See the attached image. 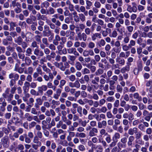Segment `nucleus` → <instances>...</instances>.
Instances as JSON below:
<instances>
[{
	"mask_svg": "<svg viewBox=\"0 0 152 152\" xmlns=\"http://www.w3.org/2000/svg\"><path fill=\"white\" fill-rule=\"evenodd\" d=\"M23 40L22 38L20 36L18 37L17 38H14V42L19 45H21Z\"/></svg>",
	"mask_w": 152,
	"mask_h": 152,
	"instance_id": "nucleus-25",
	"label": "nucleus"
},
{
	"mask_svg": "<svg viewBox=\"0 0 152 152\" xmlns=\"http://www.w3.org/2000/svg\"><path fill=\"white\" fill-rule=\"evenodd\" d=\"M25 118H26L27 120L30 121L33 120V118L30 115V114L28 113H26L25 115Z\"/></svg>",
	"mask_w": 152,
	"mask_h": 152,
	"instance_id": "nucleus-34",
	"label": "nucleus"
},
{
	"mask_svg": "<svg viewBox=\"0 0 152 152\" xmlns=\"http://www.w3.org/2000/svg\"><path fill=\"white\" fill-rule=\"evenodd\" d=\"M87 46L88 48L92 49L95 47V44L92 42H90L88 43Z\"/></svg>",
	"mask_w": 152,
	"mask_h": 152,
	"instance_id": "nucleus-48",
	"label": "nucleus"
},
{
	"mask_svg": "<svg viewBox=\"0 0 152 152\" xmlns=\"http://www.w3.org/2000/svg\"><path fill=\"white\" fill-rule=\"evenodd\" d=\"M75 66L76 69L78 71L80 70L82 68V66L81 64L78 61L76 62L75 64Z\"/></svg>",
	"mask_w": 152,
	"mask_h": 152,
	"instance_id": "nucleus-29",
	"label": "nucleus"
},
{
	"mask_svg": "<svg viewBox=\"0 0 152 152\" xmlns=\"http://www.w3.org/2000/svg\"><path fill=\"white\" fill-rule=\"evenodd\" d=\"M104 72V70L101 68H99L95 72V75L97 76H99L102 74Z\"/></svg>",
	"mask_w": 152,
	"mask_h": 152,
	"instance_id": "nucleus-41",
	"label": "nucleus"
},
{
	"mask_svg": "<svg viewBox=\"0 0 152 152\" xmlns=\"http://www.w3.org/2000/svg\"><path fill=\"white\" fill-rule=\"evenodd\" d=\"M42 144H32V147L33 149L35 150H37L38 148V147L40 146Z\"/></svg>",
	"mask_w": 152,
	"mask_h": 152,
	"instance_id": "nucleus-55",
	"label": "nucleus"
},
{
	"mask_svg": "<svg viewBox=\"0 0 152 152\" xmlns=\"http://www.w3.org/2000/svg\"><path fill=\"white\" fill-rule=\"evenodd\" d=\"M117 145L118 148L120 150L122 148H125L126 147V144H125L121 142H119L117 144Z\"/></svg>",
	"mask_w": 152,
	"mask_h": 152,
	"instance_id": "nucleus-36",
	"label": "nucleus"
},
{
	"mask_svg": "<svg viewBox=\"0 0 152 152\" xmlns=\"http://www.w3.org/2000/svg\"><path fill=\"white\" fill-rule=\"evenodd\" d=\"M77 37L80 40H83L84 41H86L87 37V35L84 33H80Z\"/></svg>",
	"mask_w": 152,
	"mask_h": 152,
	"instance_id": "nucleus-12",
	"label": "nucleus"
},
{
	"mask_svg": "<svg viewBox=\"0 0 152 152\" xmlns=\"http://www.w3.org/2000/svg\"><path fill=\"white\" fill-rule=\"evenodd\" d=\"M26 55L30 56L32 54V50L30 48H28L26 51Z\"/></svg>",
	"mask_w": 152,
	"mask_h": 152,
	"instance_id": "nucleus-63",
	"label": "nucleus"
},
{
	"mask_svg": "<svg viewBox=\"0 0 152 152\" xmlns=\"http://www.w3.org/2000/svg\"><path fill=\"white\" fill-rule=\"evenodd\" d=\"M2 143L5 148H7L9 145L10 140L8 137L5 136L1 140Z\"/></svg>",
	"mask_w": 152,
	"mask_h": 152,
	"instance_id": "nucleus-3",
	"label": "nucleus"
},
{
	"mask_svg": "<svg viewBox=\"0 0 152 152\" xmlns=\"http://www.w3.org/2000/svg\"><path fill=\"white\" fill-rule=\"evenodd\" d=\"M53 94V91L51 89H49L44 93V95H46L48 97H51V96Z\"/></svg>",
	"mask_w": 152,
	"mask_h": 152,
	"instance_id": "nucleus-37",
	"label": "nucleus"
},
{
	"mask_svg": "<svg viewBox=\"0 0 152 152\" xmlns=\"http://www.w3.org/2000/svg\"><path fill=\"white\" fill-rule=\"evenodd\" d=\"M133 142V136H131L129 138L128 141L127 142L129 148H127V150L128 151L132 150V143Z\"/></svg>",
	"mask_w": 152,
	"mask_h": 152,
	"instance_id": "nucleus-10",
	"label": "nucleus"
},
{
	"mask_svg": "<svg viewBox=\"0 0 152 152\" xmlns=\"http://www.w3.org/2000/svg\"><path fill=\"white\" fill-rule=\"evenodd\" d=\"M36 103L39 105H41L43 103V101L40 98H37L36 99Z\"/></svg>",
	"mask_w": 152,
	"mask_h": 152,
	"instance_id": "nucleus-57",
	"label": "nucleus"
},
{
	"mask_svg": "<svg viewBox=\"0 0 152 152\" xmlns=\"http://www.w3.org/2000/svg\"><path fill=\"white\" fill-rule=\"evenodd\" d=\"M130 67L129 63H128L127 66L122 68L121 70V72L122 73H124L126 72L129 71V70Z\"/></svg>",
	"mask_w": 152,
	"mask_h": 152,
	"instance_id": "nucleus-28",
	"label": "nucleus"
},
{
	"mask_svg": "<svg viewBox=\"0 0 152 152\" xmlns=\"http://www.w3.org/2000/svg\"><path fill=\"white\" fill-rule=\"evenodd\" d=\"M109 89L110 90H113L115 88V86L114 85L115 83V81L114 80H110L109 81Z\"/></svg>",
	"mask_w": 152,
	"mask_h": 152,
	"instance_id": "nucleus-18",
	"label": "nucleus"
},
{
	"mask_svg": "<svg viewBox=\"0 0 152 152\" xmlns=\"http://www.w3.org/2000/svg\"><path fill=\"white\" fill-rule=\"evenodd\" d=\"M76 56H75V55L73 56V55H68L67 56V57L69 58V59L71 61H72L74 62L76 59Z\"/></svg>",
	"mask_w": 152,
	"mask_h": 152,
	"instance_id": "nucleus-52",
	"label": "nucleus"
},
{
	"mask_svg": "<svg viewBox=\"0 0 152 152\" xmlns=\"http://www.w3.org/2000/svg\"><path fill=\"white\" fill-rule=\"evenodd\" d=\"M134 97L135 99H136L139 102L142 100V98L141 96H139V94L138 93H135L134 94Z\"/></svg>",
	"mask_w": 152,
	"mask_h": 152,
	"instance_id": "nucleus-38",
	"label": "nucleus"
},
{
	"mask_svg": "<svg viewBox=\"0 0 152 152\" xmlns=\"http://www.w3.org/2000/svg\"><path fill=\"white\" fill-rule=\"evenodd\" d=\"M97 38L101 39L102 38L101 34L100 33H96L93 34L91 36L92 39L93 41L95 40Z\"/></svg>",
	"mask_w": 152,
	"mask_h": 152,
	"instance_id": "nucleus-17",
	"label": "nucleus"
},
{
	"mask_svg": "<svg viewBox=\"0 0 152 152\" xmlns=\"http://www.w3.org/2000/svg\"><path fill=\"white\" fill-rule=\"evenodd\" d=\"M72 108L74 109H77V112L79 113V115L80 117H81L83 115L82 114V107L80 106L75 103H73L72 104Z\"/></svg>",
	"mask_w": 152,
	"mask_h": 152,
	"instance_id": "nucleus-2",
	"label": "nucleus"
},
{
	"mask_svg": "<svg viewBox=\"0 0 152 152\" xmlns=\"http://www.w3.org/2000/svg\"><path fill=\"white\" fill-rule=\"evenodd\" d=\"M68 78L72 82L74 81L76 79L75 76L73 75H71L68 76Z\"/></svg>",
	"mask_w": 152,
	"mask_h": 152,
	"instance_id": "nucleus-58",
	"label": "nucleus"
},
{
	"mask_svg": "<svg viewBox=\"0 0 152 152\" xmlns=\"http://www.w3.org/2000/svg\"><path fill=\"white\" fill-rule=\"evenodd\" d=\"M75 136L77 137L84 138L86 137V134L85 133L82 132H77Z\"/></svg>",
	"mask_w": 152,
	"mask_h": 152,
	"instance_id": "nucleus-27",
	"label": "nucleus"
},
{
	"mask_svg": "<svg viewBox=\"0 0 152 152\" xmlns=\"http://www.w3.org/2000/svg\"><path fill=\"white\" fill-rule=\"evenodd\" d=\"M86 9L87 10L90 9L92 5V2L89 0H87L86 1Z\"/></svg>",
	"mask_w": 152,
	"mask_h": 152,
	"instance_id": "nucleus-32",
	"label": "nucleus"
},
{
	"mask_svg": "<svg viewBox=\"0 0 152 152\" xmlns=\"http://www.w3.org/2000/svg\"><path fill=\"white\" fill-rule=\"evenodd\" d=\"M41 66L43 71L46 73H51V71L50 69L47 67L45 64H43Z\"/></svg>",
	"mask_w": 152,
	"mask_h": 152,
	"instance_id": "nucleus-26",
	"label": "nucleus"
},
{
	"mask_svg": "<svg viewBox=\"0 0 152 152\" xmlns=\"http://www.w3.org/2000/svg\"><path fill=\"white\" fill-rule=\"evenodd\" d=\"M106 42L104 40L101 39L98 42V44L99 47H101L102 46H104Z\"/></svg>",
	"mask_w": 152,
	"mask_h": 152,
	"instance_id": "nucleus-40",
	"label": "nucleus"
},
{
	"mask_svg": "<svg viewBox=\"0 0 152 152\" xmlns=\"http://www.w3.org/2000/svg\"><path fill=\"white\" fill-rule=\"evenodd\" d=\"M120 137V134L118 132H115L113 135L112 139L113 141L117 142L118 139H119Z\"/></svg>",
	"mask_w": 152,
	"mask_h": 152,
	"instance_id": "nucleus-20",
	"label": "nucleus"
},
{
	"mask_svg": "<svg viewBox=\"0 0 152 152\" xmlns=\"http://www.w3.org/2000/svg\"><path fill=\"white\" fill-rule=\"evenodd\" d=\"M16 83V81L13 79H12L10 80L9 82V86L10 87H13V86Z\"/></svg>",
	"mask_w": 152,
	"mask_h": 152,
	"instance_id": "nucleus-64",
	"label": "nucleus"
},
{
	"mask_svg": "<svg viewBox=\"0 0 152 152\" xmlns=\"http://www.w3.org/2000/svg\"><path fill=\"white\" fill-rule=\"evenodd\" d=\"M80 20L83 22L86 19V17L84 15L83 13H80L79 14Z\"/></svg>",
	"mask_w": 152,
	"mask_h": 152,
	"instance_id": "nucleus-54",
	"label": "nucleus"
},
{
	"mask_svg": "<svg viewBox=\"0 0 152 152\" xmlns=\"http://www.w3.org/2000/svg\"><path fill=\"white\" fill-rule=\"evenodd\" d=\"M25 63H26V64L28 65H30L31 63V61L30 58L27 57H25Z\"/></svg>",
	"mask_w": 152,
	"mask_h": 152,
	"instance_id": "nucleus-49",
	"label": "nucleus"
},
{
	"mask_svg": "<svg viewBox=\"0 0 152 152\" xmlns=\"http://www.w3.org/2000/svg\"><path fill=\"white\" fill-rule=\"evenodd\" d=\"M14 70L20 74H22L24 72V69L21 67H19V65L16 64H15Z\"/></svg>",
	"mask_w": 152,
	"mask_h": 152,
	"instance_id": "nucleus-11",
	"label": "nucleus"
},
{
	"mask_svg": "<svg viewBox=\"0 0 152 152\" xmlns=\"http://www.w3.org/2000/svg\"><path fill=\"white\" fill-rule=\"evenodd\" d=\"M54 65L56 66L62 71H64L66 69L69 67V65L67 62H64V64L62 62L59 63L55 62Z\"/></svg>",
	"mask_w": 152,
	"mask_h": 152,
	"instance_id": "nucleus-1",
	"label": "nucleus"
},
{
	"mask_svg": "<svg viewBox=\"0 0 152 152\" xmlns=\"http://www.w3.org/2000/svg\"><path fill=\"white\" fill-rule=\"evenodd\" d=\"M106 30H103L102 31V34L103 37H106L107 36L108 34V33L107 31H108L109 32H111V30L110 29L107 28H106Z\"/></svg>",
	"mask_w": 152,
	"mask_h": 152,
	"instance_id": "nucleus-33",
	"label": "nucleus"
},
{
	"mask_svg": "<svg viewBox=\"0 0 152 152\" xmlns=\"http://www.w3.org/2000/svg\"><path fill=\"white\" fill-rule=\"evenodd\" d=\"M49 3L47 1H45L41 3V8H48L49 6Z\"/></svg>",
	"mask_w": 152,
	"mask_h": 152,
	"instance_id": "nucleus-39",
	"label": "nucleus"
},
{
	"mask_svg": "<svg viewBox=\"0 0 152 152\" xmlns=\"http://www.w3.org/2000/svg\"><path fill=\"white\" fill-rule=\"evenodd\" d=\"M30 93L31 94L34 96H38L39 95L38 91L37 92L34 89H31L30 91Z\"/></svg>",
	"mask_w": 152,
	"mask_h": 152,
	"instance_id": "nucleus-42",
	"label": "nucleus"
},
{
	"mask_svg": "<svg viewBox=\"0 0 152 152\" xmlns=\"http://www.w3.org/2000/svg\"><path fill=\"white\" fill-rule=\"evenodd\" d=\"M16 7L14 9V11L17 14L19 13L22 11V9L21 8V5L20 4H18Z\"/></svg>",
	"mask_w": 152,
	"mask_h": 152,
	"instance_id": "nucleus-22",
	"label": "nucleus"
},
{
	"mask_svg": "<svg viewBox=\"0 0 152 152\" xmlns=\"http://www.w3.org/2000/svg\"><path fill=\"white\" fill-rule=\"evenodd\" d=\"M13 45L15 46V47H16V50L18 52V53L24 52L22 49L20 47L18 46L17 44H15L14 43H13Z\"/></svg>",
	"mask_w": 152,
	"mask_h": 152,
	"instance_id": "nucleus-31",
	"label": "nucleus"
},
{
	"mask_svg": "<svg viewBox=\"0 0 152 152\" xmlns=\"http://www.w3.org/2000/svg\"><path fill=\"white\" fill-rule=\"evenodd\" d=\"M7 104L5 99L3 98H0V107L5 108V107Z\"/></svg>",
	"mask_w": 152,
	"mask_h": 152,
	"instance_id": "nucleus-19",
	"label": "nucleus"
},
{
	"mask_svg": "<svg viewBox=\"0 0 152 152\" xmlns=\"http://www.w3.org/2000/svg\"><path fill=\"white\" fill-rule=\"evenodd\" d=\"M98 133V130L97 128L93 127L92 128L89 132V136L91 137H93L96 136V134Z\"/></svg>",
	"mask_w": 152,
	"mask_h": 152,
	"instance_id": "nucleus-9",
	"label": "nucleus"
},
{
	"mask_svg": "<svg viewBox=\"0 0 152 152\" xmlns=\"http://www.w3.org/2000/svg\"><path fill=\"white\" fill-rule=\"evenodd\" d=\"M69 135L67 136L66 139L68 141H70L72 140V138L75 136V132H73L67 131Z\"/></svg>",
	"mask_w": 152,
	"mask_h": 152,
	"instance_id": "nucleus-13",
	"label": "nucleus"
},
{
	"mask_svg": "<svg viewBox=\"0 0 152 152\" xmlns=\"http://www.w3.org/2000/svg\"><path fill=\"white\" fill-rule=\"evenodd\" d=\"M2 96L8 101H11L13 98V95L11 93L7 94H2Z\"/></svg>",
	"mask_w": 152,
	"mask_h": 152,
	"instance_id": "nucleus-14",
	"label": "nucleus"
},
{
	"mask_svg": "<svg viewBox=\"0 0 152 152\" xmlns=\"http://www.w3.org/2000/svg\"><path fill=\"white\" fill-rule=\"evenodd\" d=\"M113 50L116 53H119L121 51V47H115L113 48Z\"/></svg>",
	"mask_w": 152,
	"mask_h": 152,
	"instance_id": "nucleus-59",
	"label": "nucleus"
},
{
	"mask_svg": "<svg viewBox=\"0 0 152 152\" xmlns=\"http://www.w3.org/2000/svg\"><path fill=\"white\" fill-rule=\"evenodd\" d=\"M0 131H1V132L2 133L3 136L4 135V132L6 135H7L9 133V130H8L7 128L5 127H1L0 128Z\"/></svg>",
	"mask_w": 152,
	"mask_h": 152,
	"instance_id": "nucleus-30",
	"label": "nucleus"
},
{
	"mask_svg": "<svg viewBox=\"0 0 152 152\" xmlns=\"http://www.w3.org/2000/svg\"><path fill=\"white\" fill-rule=\"evenodd\" d=\"M7 127L9 131L12 130L15 131L16 130V128L15 126H11L9 124H7Z\"/></svg>",
	"mask_w": 152,
	"mask_h": 152,
	"instance_id": "nucleus-51",
	"label": "nucleus"
},
{
	"mask_svg": "<svg viewBox=\"0 0 152 152\" xmlns=\"http://www.w3.org/2000/svg\"><path fill=\"white\" fill-rule=\"evenodd\" d=\"M87 67L90 69L92 72H94L96 69V67L94 66H87Z\"/></svg>",
	"mask_w": 152,
	"mask_h": 152,
	"instance_id": "nucleus-62",
	"label": "nucleus"
},
{
	"mask_svg": "<svg viewBox=\"0 0 152 152\" xmlns=\"http://www.w3.org/2000/svg\"><path fill=\"white\" fill-rule=\"evenodd\" d=\"M32 34L30 32H27L26 34V40H29V39H31L32 37Z\"/></svg>",
	"mask_w": 152,
	"mask_h": 152,
	"instance_id": "nucleus-47",
	"label": "nucleus"
},
{
	"mask_svg": "<svg viewBox=\"0 0 152 152\" xmlns=\"http://www.w3.org/2000/svg\"><path fill=\"white\" fill-rule=\"evenodd\" d=\"M66 83V81L64 80H61L60 82V84L58 86V87L62 89L63 88V86H64Z\"/></svg>",
	"mask_w": 152,
	"mask_h": 152,
	"instance_id": "nucleus-46",
	"label": "nucleus"
},
{
	"mask_svg": "<svg viewBox=\"0 0 152 152\" xmlns=\"http://www.w3.org/2000/svg\"><path fill=\"white\" fill-rule=\"evenodd\" d=\"M49 75L45 74L43 76V78L46 81H48L50 80V81H51L54 78V76L51 73H48Z\"/></svg>",
	"mask_w": 152,
	"mask_h": 152,
	"instance_id": "nucleus-7",
	"label": "nucleus"
},
{
	"mask_svg": "<svg viewBox=\"0 0 152 152\" xmlns=\"http://www.w3.org/2000/svg\"><path fill=\"white\" fill-rule=\"evenodd\" d=\"M30 86V83L27 81H25L24 83V86L23 87V91H28Z\"/></svg>",
	"mask_w": 152,
	"mask_h": 152,
	"instance_id": "nucleus-15",
	"label": "nucleus"
},
{
	"mask_svg": "<svg viewBox=\"0 0 152 152\" xmlns=\"http://www.w3.org/2000/svg\"><path fill=\"white\" fill-rule=\"evenodd\" d=\"M34 102V99L32 97H31L26 102V104L28 106L31 107L33 106Z\"/></svg>",
	"mask_w": 152,
	"mask_h": 152,
	"instance_id": "nucleus-21",
	"label": "nucleus"
},
{
	"mask_svg": "<svg viewBox=\"0 0 152 152\" xmlns=\"http://www.w3.org/2000/svg\"><path fill=\"white\" fill-rule=\"evenodd\" d=\"M55 12L54 9L52 7H50L49 8L48 10L47 11V14L48 15H52Z\"/></svg>",
	"mask_w": 152,
	"mask_h": 152,
	"instance_id": "nucleus-35",
	"label": "nucleus"
},
{
	"mask_svg": "<svg viewBox=\"0 0 152 152\" xmlns=\"http://www.w3.org/2000/svg\"><path fill=\"white\" fill-rule=\"evenodd\" d=\"M56 126L57 128L61 127L63 129H66L67 128V125L65 124H63L62 121H60L56 124Z\"/></svg>",
	"mask_w": 152,
	"mask_h": 152,
	"instance_id": "nucleus-8",
	"label": "nucleus"
},
{
	"mask_svg": "<svg viewBox=\"0 0 152 152\" xmlns=\"http://www.w3.org/2000/svg\"><path fill=\"white\" fill-rule=\"evenodd\" d=\"M77 149L80 151L82 152L84 151L85 150V146L83 145H80L77 147Z\"/></svg>",
	"mask_w": 152,
	"mask_h": 152,
	"instance_id": "nucleus-50",
	"label": "nucleus"
},
{
	"mask_svg": "<svg viewBox=\"0 0 152 152\" xmlns=\"http://www.w3.org/2000/svg\"><path fill=\"white\" fill-rule=\"evenodd\" d=\"M96 152H102L103 151V148L100 145H96Z\"/></svg>",
	"mask_w": 152,
	"mask_h": 152,
	"instance_id": "nucleus-45",
	"label": "nucleus"
},
{
	"mask_svg": "<svg viewBox=\"0 0 152 152\" xmlns=\"http://www.w3.org/2000/svg\"><path fill=\"white\" fill-rule=\"evenodd\" d=\"M24 135L25 136V142L28 144L30 143L31 142L30 138L28 137H27L26 134H24Z\"/></svg>",
	"mask_w": 152,
	"mask_h": 152,
	"instance_id": "nucleus-56",
	"label": "nucleus"
},
{
	"mask_svg": "<svg viewBox=\"0 0 152 152\" xmlns=\"http://www.w3.org/2000/svg\"><path fill=\"white\" fill-rule=\"evenodd\" d=\"M69 86L72 88L75 87L77 88H79L80 87V84L79 81L77 80L75 81L74 83L69 82Z\"/></svg>",
	"mask_w": 152,
	"mask_h": 152,
	"instance_id": "nucleus-6",
	"label": "nucleus"
},
{
	"mask_svg": "<svg viewBox=\"0 0 152 152\" xmlns=\"http://www.w3.org/2000/svg\"><path fill=\"white\" fill-rule=\"evenodd\" d=\"M68 53L69 54H72L76 56H79V54L77 52L75 48H71L67 50Z\"/></svg>",
	"mask_w": 152,
	"mask_h": 152,
	"instance_id": "nucleus-5",
	"label": "nucleus"
},
{
	"mask_svg": "<svg viewBox=\"0 0 152 152\" xmlns=\"http://www.w3.org/2000/svg\"><path fill=\"white\" fill-rule=\"evenodd\" d=\"M132 45H133V40H131L130 42V44L129 45V46L126 45H124L122 48L123 49L124 51H127L128 50L129 48H131Z\"/></svg>",
	"mask_w": 152,
	"mask_h": 152,
	"instance_id": "nucleus-24",
	"label": "nucleus"
},
{
	"mask_svg": "<svg viewBox=\"0 0 152 152\" xmlns=\"http://www.w3.org/2000/svg\"><path fill=\"white\" fill-rule=\"evenodd\" d=\"M142 39L141 38H139L138 39L137 42V43L141 46L142 47L144 48L146 45V41L145 40L144 42V43H142Z\"/></svg>",
	"mask_w": 152,
	"mask_h": 152,
	"instance_id": "nucleus-23",
	"label": "nucleus"
},
{
	"mask_svg": "<svg viewBox=\"0 0 152 152\" xmlns=\"http://www.w3.org/2000/svg\"><path fill=\"white\" fill-rule=\"evenodd\" d=\"M18 55L20 59H22L23 61H24V58H25L24 54L21 53H18Z\"/></svg>",
	"mask_w": 152,
	"mask_h": 152,
	"instance_id": "nucleus-60",
	"label": "nucleus"
},
{
	"mask_svg": "<svg viewBox=\"0 0 152 152\" xmlns=\"http://www.w3.org/2000/svg\"><path fill=\"white\" fill-rule=\"evenodd\" d=\"M116 61L121 66L124 65L125 64V61L124 59L122 58L117 57L116 58Z\"/></svg>",
	"mask_w": 152,
	"mask_h": 152,
	"instance_id": "nucleus-16",
	"label": "nucleus"
},
{
	"mask_svg": "<svg viewBox=\"0 0 152 152\" xmlns=\"http://www.w3.org/2000/svg\"><path fill=\"white\" fill-rule=\"evenodd\" d=\"M47 129V128H44L43 127L42 129L43 130V132L45 136L46 137H48L49 136V132L48 131L46 130Z\"/></svg>",
	"mask_w": 152,
	"mask_h": 152,
	"instance_id": "nucleus-44",
	"label": "nucleus"
},
{
	"mask_svg": "<svg viewBox=\"0 0 152 152\" xmlns=\"http://www.w3.org/2000/svg\"><path fill=\"white\" fill-rule=\"evenodd\" d=\"M81 72L83 75L89 74L90 73V71L89 69L86 68L83 69Z\"/></svg>",
	"mask_w": 152,
	"mask_h": 152,
	"instance_id": "nucleus-43",
	"label": "nucleus"
},
{
	"mask_svg": "<svg viewBox=\"0 0 152 152\" xmlns=\"http://www.w3.org/2000/svg\"><path fill=\"white\" fill-rule=\"evenodd\" d=\"M47 89V86L45 85H42L41 86L37 87V90L39 95H42L43 94V91H46Z\"/></svg>",
	"mask_w": 152,
	"mask_h": 152,
	"instance_id": "nucleus-4",
	"label": "nucleus"
},
{
	"mask_svg": "<svg viewBox=\"0 0 152 152\" xmlns=\"http://www.w3.org/2000/svg\"><path fill=\"white\" fill-rule=\"evenodd\" d=\"M106 100L108 102H112L115 100V98L113 96H109L107 98Z\"/></svg>",
	"mask_w": 152,
	"mask_h": 152,
	"instance_id": "nucleus-61",
	"label": "nucleus"
},
{
	"mask_svg": "<svg viewBox=\"0 0 152 152\" xmlns=\"http://www.w3.org/2000/svg\"><path fill=\"white\" fill-rule=\"evenodd\" d=\"M39 138L37 136H35L33 140V142L35 144H42L41 142L39 141Z\"/></svg>",
	"mask_w": 152,
	"mask_h": 152,
	"instance_id": "nucleus-53",
	"label": "nucleus"
}]
</instances>
